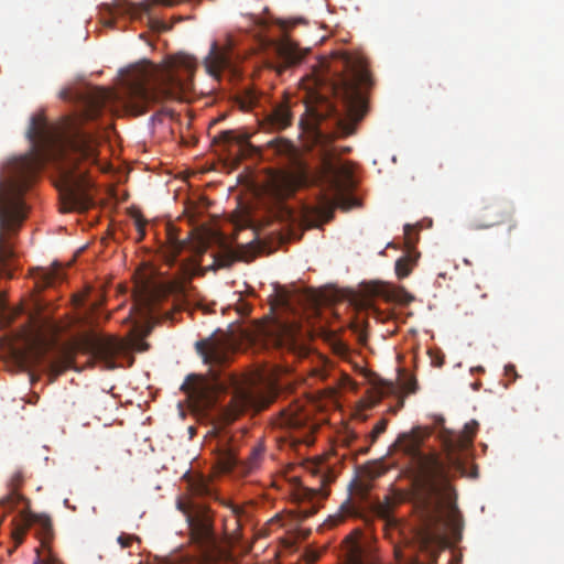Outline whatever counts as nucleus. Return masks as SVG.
<instances>
[{"mask_svg":"<svg viewBox=\"0 0 564 564\" xmlns=\"http://www.w3.org/2000/svg\"><path fill=\"white\" fill-rule=\"evenodd\" d=\"M323 177L327 187V204L348 210L358 205L355 197L350 195L354 188L352 171L346 163L333 162L330 159L324 161Z\"/></svg>","mask_w":564,"mask_h":564,"instance_id":"obj_5","label":"nucleus"},{"mask_svg":"<svg viewBox=\"0 0 564 564\" xmlns=\"http://www.w3.org/2000/svg\"><path fill=\"white\" fill-rule=\"evenodd\" d=\"M477 427L478 423L471 421L460 434L445 437V459L435 452H422L426 432L421 427L400 434L392 445L393 451L401 452L408 458L406 473L411 479L409 495L420 521L414 535L419 551L427 557L430 564L447 547V530L454 539H460L463 516L456 505L449 468H462L457 454L471 445Z\"/></svg>","mask_w":564,"mask_h":564,"instance_id":"obj_1","label":"nucleus"},{"mask_svg":"<svg viewBox=\"0 0 564 564\" xmlns=\"http://www.w3.org/2000/svg\"><path fill=\"white\" fill-rule=\"evenodd\" d=\"M265 99V96L256 89L245 88L236 96L235 102L240 110L251 111L257 108H262V101Z\"/></svg>","mask_w":564,"mask_h":564,"instance_id":"obj_19","label":"nucleus"},{"mask_svg":"<svg viewBox=\"0 0 564 564\" xmlns=\"http://www.w3.org/2000/svg\"><path fill=\"white\" fill-rule=\"evenodd\" d=\"M367 321H360L359 317L351 324V329L358 335L360 343H366L367 340Z\"/></svg>","mask_w":564,"mask_h":564,"instance_id":"obj_29","label":"nucleus"},{"mask_svg":"<svg viewBox=\"0 0 564 564\" xmlns=\"http://www.w3.org/2000/svg\"><path fill=\"white\" fill-rule=\"evenodd\" d=\"M516 228V223L510 225V229Z\"/></svg>","mask_w":564,"mask_h":564,"instance_id":"obj_47","label":"nucleus"},{"mask_svg":"<svg viewBox=\"0 0 564 564\" xmlns=\"http://www.w3.org/2000/svg\"><path fill=\"white\" fill-rule=\"evenodd\" d=\"M366 313H367V316H371V317H375L377 319H381V312L379 311V308H377L373 305H368L366 307Z\"/></svg>","mask_w":564,"mask_h":564,"instance_id":"obj_38","label":"nucleus"},{"mask_svg":"<svg viewBox=\"0 0 564 564\" xmlns=\"http://www.w3.org/2000/svg\"><path fill=\"white\" fill-rule=\"evenodd\" d=\"M402 389L406 393H415L417 391V381L414 377H409L402 382Z\"/></svg>","mask_w":564,"mask_h":564,"instance_id":"obj_34","label":"nucleus"},{"mask_svg":"<svg viewBox=\"0 0 564 564\" xmlns=\"http://www.w3.org/2000/svg\"><path fill=\"white\" fill-rule=\"evenodd\" d=\"M393 509V501L390 497H386L384 501L378 502L376 506V512L381 518H388Z\"/></svg>","mask_w":564,"mask_h":564,"instance_id":"obj_30","label":"nucleus"},{"mask_svg":"<svg viewBox=\"0 0 564 564\" xmlns=\"http://www.w3.org/2000/svg\"><path fill=\"white\" fill-rule=\"evenodd\" d=\"M59 279H62V268L59 265H54L50 269H41L36 285L39 288L51 286Z\"/></svg>","mask_w":564,"mask_h":564,"instance_id":"obj_25","label":"nucleus"},{"mask_svg":"<svg viewBox=\"0 0 564 564\" xmlns=\"http://www.w3.org/2000/svg\"><path fill=\"white\" fill-rule=\"evenodd\" d=\"M388 421L386 419H381L372 429V431L367 435L369 440V446L376 443L379 435H381L387 430Z\"/></svg>","mask_w":564,"mask_h":564,"instance_id":"obj_28","label":"nucleus"},{"mask_svg":"<svg viewBox=\"0 0 564 564\" xmlns=\"http://www.w3.org/2000/svg\"><path fill=\"white\" fill-rule=\"evenodd\" d=\"M67 94H68L67 91H63V93H62V97H63V98H66V97H67Z\"/></svg>","mask_w":564,"mask_h":564,"instance_id":"obj_45","label":"nucleus"},{"mask_svg":"<svg viewBox=\"0 0 564 564\" xmlns=\"http://www.w3.org/2000/svg\"><path fill=\"white\" fill-rule=\"evenodd\" d=\"M119 545L121 549H128L131 547L134 542L140 543L141 540L138 535L134 534H128V533H121L117 539Z\"/></svg>","mask_w":564,"mask_h":564,"instance_id":"obj_32","label":"nucleus"},{"mask_svg":"<svg viewBox=\"0 0 564 564\" xmlns=\"http://www.w3.org/2000/svg\"><path fill=\"white\" fill-rule=\"evenodd\" d=\"M264 455V445L262 443H258L250 452L248 458L246 460H240L234 453L230 451L223 454L220 457V465L223 470L231 471L234 469L240 468L241 473L248 474L252 473L260 466V463Z\"/></svg>","mask_w":564,"mask_h":564,"instance_id":"obj_14","label":"nucleus"},{"mask_svg":"<svg viewBox=\"0 0 564 564\" xmlns=\"http://www.w3.org/2000/svg\"><path fill=\"white\" fill-rule=\"evenodd\" d=\"M311 182L310 172L302 165L293 171H278L269 175L267 191L275 200L280 202L292 196L299 188Z\"/></svg>","mask_w":564,"mask_h":564,"instance_id":"obj_9","label":"nucleus"},{"mask_svg":"<svg viewBox=\"0 0 564 564\" xmlns=\"http://www.w3.org/2000/svg\"><path fill=\"white\" fill-rule=\"evenodd\" d=\"M173 292L183 293L184 284L182 282L162 283L144 279L135 284L134 304L141 316L151 321L156 317L158 305Z\"/></svg>","mask_w":564,"mask_h":564,"instance_id":"obj_8","label":"nucleus"},{"mask_svg":"<svg viewBox=\"0 0 564 564\" xmlns=\"http://www.w3.org/2000/svg\"><path fill=\"white\" fill-rule=\"evenodd\" d=\"M505 371H506V375L509 376V377H513V379L517 378V370H516V367L514 365H507L505 367Z\"/></svg>","mask_w":564,"mask_h":564,"instance_id":"obj_39","label":"nucleus"},{"mask_svg":"<svg viewBox=\"0 0 564 564\" xmlns=\"http://www.w3.org/2000/svg\"><path fill=\"white\" fill-rule=\"evenodd\" d=\"M31 522L36 527V534L41 539L42 545H46L53 538V524L48 516L32 514Z\"/></svg>","mask_w":564,"mask_h":564,"instance_id":"obj_21","label":"nucleus"},{"mask_svg":"<svg viewBox=\"0 0 564 564\" xmlns=\"http://www.w3.org/2000/svg\"><path fill=\"white\" fill-rule=\"evenodd\" d=\"M263 126L273 131H281L292 124L293 115L288 101L278 102L270 109L262 110Z\"/></svg>","mask_w":564,"mask_h":564,"instance_id":"obj_16","label":"nucleus"},{"mask_svg":"<svg viewBox=\"0 0 564 564\" xmlns=\"http://www.w3.org/2000/svg\"><path fill=\"white\" fill-rule=\"evenodd\" d=\"M343 557L345 564H376L371 539L361 530H354L343 541Z\"/></svg>","mask_w":564,"mask_h":564,"instance_id":"obj_10","label":"nucleus"},{"mask_svg":"<svg viewBox=\"0 0 564 564\" xmlns=\"http://www.w3.org/2000/svg\"><path fill=\"white\" fill-rule=\"evenodd\" d=\"M268 145L279 155L292 156L295 151L293 143L285 139H274Z\"/></svg>","mask_w":564,"mask_h":564,"instance_id":"obj_26","label":"nucleus"},{"mask_svg":"<svg viewBox=\"0 0 564 564\" xmlns=\"http://www.w3.org/2000/svg\"><path fill=\"white\" fill-rule=\"evenodd\" d=\"M204 66L207 74L216 79L226 70L234 74L236 70L230 45L220 46L213 42L208 55L204 58Z\"/></svg>","mask_w":564,"mask_h":564,"instance_id":"obj_12","label":"nucleus"},{"mask_svg":"<svg viewBox=\"0 0 564 564\" xmlns=\"http://www.w3.org/2000/svg\"><path fill=\"white\" fill-rule=\"evenodd\" d=\"M412 229H413L412 225L406 224V225L404 226V234H405V236H409V235H410V231H411Z\"/></svg>","mask_w":564,"mask_h":564,"instance_id":"obj_43","label":"nucleus"},{"mask_svg":"<svg viewBox=\"0 0 564 564\" xmlns=\"http://www.w3.org/2000/svg\"><path fill=\"white\" fill-rule=\"evenodd\" d=\"M251 134L243 130H224L214 137V142L223 145L236 144L241 155H250L256 148L250 143Z\"/></svg>","mask_w":564,"mask_h":564,"instance_id":"obj_17","label":"nucleus"},{"mask_svg":"<svg viewBox=\"0 0 564 564\" xmlns=\"http://www.w3.org/2000/svg\"><path fill=\"white\" fill-rule=\"evenodd\" d=\"M279 343L290 349H295L299 345L300 329L295 325H280Z\"/></svg>","mask_w":564,"mask_h":564,"instance_id":"obj_22","label":"nucleus"},{"mask_svg":"<svg viewBox=\"0 0 564 564\" xmlns=\"http://www.w3.org/2000/svg\"><path fill=\"white\" fill-rule=\"evenodd\" d=\"M176 508L186 519L192 540L206 552L215 547L214 520L209 508L183 497L176 500Z\"/></svg>","mask_w":564,"mask_h":564,"instance_id":"obj_7","label":"nucleus"},{"mask_svg":"<svg viewBox=\"0 0 564 564\" xmlns=\"http://www.w3.org/2000/svg\"><path fill=\"white\" fill-rule=\"evenodd\" d=\"M272 424L274 430L281 432V435L276 436L280 443H289L291 446L311 443L314 429L310 423L308 413L297 402L280 410Z\"/></svg>","mask_w":564,"mask_h":564,"instance_id":"obj_6","label":"nucleus"},{"mask_svg":"<svg viewBox=\"0 0 564 564\" xmlns=\"http://www.w3.org/2000/svg\"><path fill=\"white\" fill-rule=\"evenodd\" d=\"M513 207L506 202H484L471 219L475 229H488L506 223H511Z\"/></svg>","mask_w":564,"mask_h":564,"instance_id":"obj_11","label":"nucleus"},{"mask_svg":"<svg viewBox=\"0 0 564 564\" xmlns=\"http://www.w3.org/2000/svg\"><path fill=\"white\" fill-rule=\"evenodd\" d=\"M89 347L94 356L104 361L107 368L115 369V358L124 351L126 344L115 337L94 336L89 340Z\"/></svg>","mask_w":564,"mask_h":564,"instance_id":"obj_13","label":"nucleus"},{"mask_svg":"<svg viewBox=\"0 0 564 564\" xmlns=\"http://www.w3.org/2000/svg\"><path fill=\"white\" fill-rule=\"evenodd\" d=\"M382 295L388 301H393L403 305H406L414 300V296L411 295L404 288H397L391 285H386L383 288Z\"/></svg>","mask_w":564,"mask_h":564,"instance_id":"obj_23","label":"nucleus"},{"mask_svg":"<svg viewBox=\"0 0 564 564\" xmlns=\"http://www.w3.org/2000/svg\"><path fill=\"white\" fill-rule=\"evenodd\" d=\"M372 85L373 80L362 55L338 53L330 78V90L343 102L345 113L340 115L329 105H305L300 128L316 141L328 135L338 138L354 134L357 123L366 115L367 93Z\"/></svg>","mask_w":564,"mask_h":564,"instance_id":"obj_3","label":"nucleus"},{"mask_svg":"<svg viewBox=\"0 0 564 564\" xmlns=\"http://www.w3.org/2000/svg\"><path fill=\"white\" fill-rule=\"evenodd\" d=\"M340 512L343 513V518L358 517L360 514L359 508L356 506L355 502L350 501L349 499L341 505Z\"/></svg>","mask_w":564,"mask_h":564,"instance_id":"obj_31","label":"nucleus"},{"mask_svg":"<svg viewBox=\"0 0 564 564\" xmlns=\"http://www.w3.org/2000/svg\"><path fill=\"white\" fill-rule=\"evenodd\" d=\"M261 251V243L253 239L247 245H239L234 251L228 250L217 254L214 263L217 268H229L236 261L249 262L253 260Z\"/></svg>","mask_w":564,"mask_h":564,"instance_id":"obj_15","label":"nucleus"},{"mask_svg":"<svg viewBox=\"0 0 564 564\" xmlns=\"http://www.w3.org/2000/svg\"><path fill=\"white\" fill-rule=\"evenodd\" d=\"M166 240L169 248V257L172 260H175L176 257L184 249L186 242L177 237L176 229L171 225H169L166 228Z\"/></svg>","mask_w":564,"mask_h":564,"instance_id":"obj_24","label":"nucleus"},{"mask_svg":"<svg viewBox=\"0 0 564 564\" xmlns=\"http://www.w3.org/2000/svg\"><path fill=\"white\" fill-rule=\"evenodd\" d=\"M137 349H138L139 351H145V350H148V349H149V344H148V343H145V341L140 340V341H139V344H138Z\"/></svg>","mask_w":564,"mask_h":564,"instance_id":"obj_41","label":"nucleus"},{"mask_svg":"<svg viewBox=\"0 0 564 564\" xmlns=\"http://www.w3.org/2000/svg\"><path fill=\"white\" fill-rule=\"evenodd\" d=\"M187 489L193 497L197 498H213L215 497V489L212 485V479L204 475H187Z\"/></svg>","mask_w":564,"mask_h":564,"instance_id":"obj_18","label":"nucleus"},{"mask_svg":"<svg viewBox=\"0 0 564 564\" xmlns=\"http://www.w3.org/2000/svg\"><path fill=\"white\" fill-rule=\"evenodd\" d=\"M154 2L159 3V4L172 7L177 2V0H154Z\"/></svg>","mask_w":564,"mask_h":564,"instance_id":"obj_40","label":"nucleus"},{"mask_svg":"<svg viewBox=\"0 0 564 564\" xmlns=\"http://www.w3.org/2000/svg\"><path fill=\"white\" fill-rule=\"evenodd\" d=\"M412 271L411 259L409 257H402L395 262V274L399 279L406 278Z\"/></svg>","mask_w":564,"mask_h":564,"instance_id":"obj_27","label":"nucleus"},{"mask_svg":"<svg viewBox=\"0 0 564 564\" xmlns=\"http://www.w3.org/2000/svg\"><path fill=\"white\" fill-rule=\"evenodd\" d=\"M316 512V509L315 508H312L310 510H303V513H304V517H311L312 514H314Z\"/></svg>","mask_w":564,"mask_h":564,"instance_id":"obj_42","label":"nucleus"},{"mask_svg":"<svg viewBox=\"0 0 564 564\" xmlns=\"http://www.w3.org/2000/svg\"><path fill=\"white\" fill-rule=\"evenodd\" d=\"M47 368L54 377H57L64 371L66 366L64 365V361L48 360Z\"/></svg>","mask_w":564,"mask_h":564,"instance_id":"obj_33","label":"nucleus"},{"mask_svg":"<svg viewBox=\"0 0 564 564\" xmlns=\"http://www.w3.org/2000/svg\"><path fill=\"white\" fill-rule=\"evenodd\" d=\"M195 57L177 54L163 64L144 63L132 68L117 89L95 87L87 100V117L99 116L104 108L116 113L143 115L151 104L185 100L194 89Z\"/></svg>","mask_w":564,"mask_h":564,"instance_id":"obj_2","label":"nucleus"},{"mask_svg":"<svg viewBox=\"0 0 564 564\" xmlns=\"http://www.w3.org/2000/svg\"><path fill=\"white\" fill-rule=\"evenodd\" d=\"M369 451V446H366V447H361L358 449V453L361 454V455H365L367 454Z\"/></svg>","mask_w":564,"mask_h":564,"instance_id":"obj_44","label":"nucleus"},{"mask_svg":"<svg viewBox=\"0 0 564 564\" xmlns=\"http://www.w3.org/2000/svg\"><path fill=\"white\" fill-rule=\"evenodd\" d=\"M150 330H151V329H150V328H148V329L144 332V336L149 335Z\"/></svg>","mask_w":564,"mask_h":564,"instance_id":"obj_46","label":"nucleus"},{"mask_svg":"<svg viewBox=\"0 0 564 564\" xmlns=\"http://www.w3.org/2000/svg\"><path fill=\"white\" fill-rule=\"evenodd\" d=\"M195 347L210 367V378L191 375L183 387L197 399L199 406L215 411L225 422H231L247 409L258 406L259 400L249 384L232 375L221 379L215 370L230 360L232 347L227 337L213 335L196 341Z\"/></svg>","mask_w":564,"mask_h":564,"instance_id":"obj_4","label":"nucleus"},{"mask_svg":"<svg viewBox=\"0 0 564 564\" xmlns=\"http://www.w3.org/2000/svg\"><path fill=\"white\" fill-rule=\"evenodd\" d=\"M134 225L140 234V239H142L144 237V228L147 225V220L140 214H138L134 218Z\"/></svg>","mask_w":564,"mask_h":564,"instance_id":"obj_36","label":"nucleus"},{"mask_svg":"<svg viewBox=\"0 0 564 564\" xmlns=\"http://www.w3.org/2000/svg\"><path fill=\"white\" fill-rule=\"evenodd\" d=\"M276 51L288 66L299 63L303 57L299 46L288 39L278 44Z\"/></svg>","mask_w":564,"mask_h":564,"instance_id":"obj_20","label":"nucleus"},{"mask_svg":"<svg viewBox=\"0 0 564 564\" xmlns=\"http://www.w3.org/2000/svg\"><path fill=\"white\" fill-rule=\"evenodd\" d=\"M24 534H25V528H23V527L15 528L13 530L12 535H13V539L17 542V544L22 543Z\"/></svg>","mask_w":564,"mask_h":564,"instance_id":"obj_37","label":"nucleus"},{"mask_svg":"<svg viewBox=\"0 0 564 564\" xmlns=\"http://www.w3.org/2000/svg\"><path fill=\"white\" fill-rule=\"evenodd\" d=\"M23 481V473L22 470H15L10 478V486L13 490H17Z\"/></svg>","mask_w":564,"mask_h":564,"instance_id":"obj_35","label":"nucleus"}]
</instances>
